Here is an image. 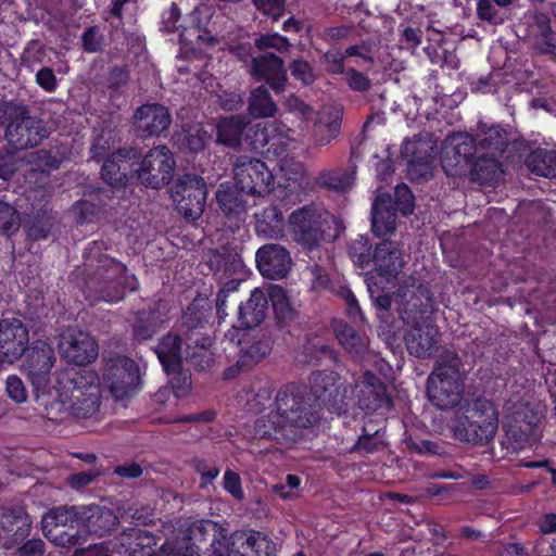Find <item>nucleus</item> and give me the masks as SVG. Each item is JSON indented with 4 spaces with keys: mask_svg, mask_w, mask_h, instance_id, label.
<instances>
[{
    "mask_svg": "<svg viewBox=\"0 0 556 556\" xmlns=\"http://www.w3.org/2000/svg\"><path fill=\"white\" fill-rule=\"evenodd\" d=\"M53 350L48 345L35 348L27 356L26 370L38 392L37 399L47 409L58 406L79 417L92 415L101 399L100 380L93 371L84 370L79 375L63 370L56 375L55 384L46 390L48 374L53 366Z\"/></svg>",
    "mask_w": 556,
    "mask_h": 556,
    "instance_id": "1",
    "label": "nucleus"
},
{
    "mask_svg": "<svg viewBox=\"0 0 556 556\" xmlns=\"http://www.w3.org/2000/svg\"><path fill=\"white\" fill-rule=\"evenodd\" d=\"M260 273L270 279L283 278L292 267V258L288 250L280 244H265L255 255Z\"/></svg>",
    "mask_w": 556,
    "mask_h": 556,
    "instance_id": "22",
    "label": "nucleus"
},
{
    "mask_svg": "<svg viewBox=\"0 0 556 556\" xmlns=\"http://www.w3.org/2000/svg\"><path fill=\"white\" fill-rule=\"evenodd\" d=\"M292 130L280 122L260 123L255 125L251 144L254 149L269 146L274 151L280 148H289L294 144Z\"/></svg>",
    "mask_w": 556,
    "mask_h": 556,
    "instance_id": "27",
    "label": "nucleus"
},
{
    "mask_svg": "<svg viewBox=\"0 0 556 556\" xmlns=\"http://www.w3.org/2000/svg\"><path fill=\"white\" fill-rule=\"evenodd\" d=\"M245 276V267L240 258H232L230 264H226L223 274L219 276L223 281L222 292H232L237 290L240 281Z\"/></svg>",
    "mask_w": 556,
    "mask_h": 556,
    "instance_id": "46",
    "label": "nucleus"
},
{
    "mask_svg": "<svg viewBox=\"0 0 556 556\" xmlns=\"http://www.w3.org/2000/svg\"><path fill=\"white\" fill-rule=\"evenodd\" d=\"M265 218L270 222H262L257 225V232L269 238H279L283 235V216L276 208L270 207L265 211Z\"/></svg>",
    "mask_w": 556,
    "mask_h": 556,
    "instance_id": "48",
    "label": "nucleus"
},
{
    "mask_svg": "<svg viewBox=\"0 0 556 556\" xmlns=\"http://www.w3.org/2000/svg\"><path fill=\"white\" fill-rule=\"evenodd\" d=\"M194 468H195V471L201 477V482H200L201 488H205L208 484H211L213 482V480H215L220 472V469L218 466H216L214 463H210L204 459H195Z\"/></svg>",
    "mask_w": 556,
    "mask_h": 556,
    "instance_id": "52",
    "label": "nucleus"
},
{
    "mask_svg": "<svg viewBox=\"0 0 556 556\" xmlns=\"http://www.w3.org/2000/svg\"><path fill=\"white\" fill-rule=\"evenodd\" d=\"M256 46L260 49L274 48L282 51L288 48L289 41L278 34L263 35L256 40Z\"/></svg>",
    "mask_w": 556,
    "mask_h": 556,
    "instance_id": "59",
    "label": "nucleus"
},
{
    "mask_svg": "<svg viewBox=\"0 0 556 556\" xmlns=\"http://www.w3.org/2000/svg\"><path fill=\"white\" fill-rule=\"evenodd\" d=\"M155 353L167 374L176 372L181 362L180 339L174 333H168L162 338L155 348Z\"/></svg>",
    "mask_w": 556,
    "mask_h": 556,
    "instance_id": "33",
    "label": "nucleus"
},
{
    "mask_svg": "<svg viewBox=\"0 0 556 556\" xmlns=\"http://www.w3.org/2000/svg\"><path fill=\"white\" fill-rule=\"evenodd\" d=\"M175 161L172 152L165 146H159L149 151L137 170L138 178L146 186L159 189L167 185L174 174Z\"/></svg>",
    "mask_w": 556,
    "mask_h": 556,
    "instance_id": "13",
    "label": "nucleus"
},
{
    "mask_svg": "<svg viewBox=\"0 0 556 556\" xmlns=\"http://www.w3.org/2000/svg\"><path fill=\"white\" fill-rule=\"evenodd\" d=\"M395 204L404 215L413 212L414 195L406 185H399L395 188Z\"/></svg>",
    "mask_w": 556,
    "mask_h": 556,
    "instance_id": "54",
    "label": "nucleus"
},
{
    "mask_svg": "<svg viewBox=\"0 0 556 556\" xmlns=\"http://www.w3.org/2000/svg\"><path fill=\"white\" fill-rule=\"evenodd\" d=\"M43 542L41 540H30L17 549L15 556H42Z\"/></svg>",
    "mask_w": 556,
    "mask_h": 556,
    "instance_id": "64",
    "label": "nucleus"
},
{
    "mask_svg": "<svg viewBox=\"0 0 556 556\" xmlns=\"http://www.w3.org/2000/svg\"><path fill=\"white\" fill-rule=\"evenodd\" d=\"M248 110L253 117L265 118L275 115L277 105L271 100L267 89L258 87L251 92Z\"/></svg>",
    "mask_w": 556,
    "mask_h": 556,
    "instance_id": "42",
    "label": "nucleus"
},
{
    "mask_svg": "<svg viewBox=\"0 0 556 556\" xmlns=\"http://www.w3.org/2000/svg\"><path fill=\"white\" fill-rule=\"evenodd\" d=\"M342 110L339 105H327L318 111L313 123V137L318 146L328 144L340 129Z\"/></svg>",
    "mask_w": 556,
    "mask_h": 556,
    "instance_id": "28",
    "label": "nucleus"
},
{
    "mask_svg": "<svg viewBox=\"0 0 556 556\" xmlns=\"http://www.w3.org/2000/svg\"><path fill=\"white\" fill-rule=\"evenodd\" d=\"M243 193L237 185L222 184L216 193V200L220 210L226 215H240L245 210Z\"/></svg>",
    "mask_w": 556,
    "mask_h": 556,
    "instance_id": "37",
    "label": "nucleus"
},
{
    "mask_svg": "<svg viewBox=\"0 0 556 556\" xmlns=\"http://www.w3.org/2000/svg\"><path fill=\"white\" fill-rule=\"evenodd\" d=\"M233 179L242 192L258 195L269 192L274 182V176L264 162L247 156L237 161Z\"/></svg>",
    "mask_w": 556,
    "mask_h": 556,
    "instance_id": "12",
    "label": "nucleus"
},
{
    "mask_svg": "<svg viewBox=\"0 0 556 556\" xmlns=\"http://www.w3.org/2000/svg\"><path fill=\"white\" fill-rule=\"evenodd\" d=\"M333 332L339 343L352 355L361 356L368 351V340L366 337L357 333L352 327L343 320H334L332 324Z\"/></svg>",
    "mask_w": 556,
    "mask_h": 556,
    "instance_id": "34",
    "label": "nucleus"
},
{
    "mask_svg": "<svg viewBox=\"0 0 556 556\" xmlns=\"http://www.w3.org/2000/svg\"><path fill=\"white\" fill-rule=\"evenodd\" d=\"M544 410L529 393L511 395L503 407V443L516 452L532 446L541 438Z\"/></svg>",
    "mask_w": 556,
    "mask_h": 556,
    "instance_id": "4",
    "label": "nucleus"
},
{
    "mask_svg": "<svg viewBox=\"0 0 556 556\" xmlns=\"http://www.w3.org/2000/svg\"><path fill=\"white\" fill-rule=\"evenodd\" d=\"M477 160L476 144L467 134L448 136L443 143L442 164L448 175H458Z\"/></svg>",
    "mask_w": 556,
    "mask_h": 556,
    "instance_id": "15",
    "label": "nucleus"
},
{
    "mask_svg": "<svg viewBox=\"0 0 556 556\" xmlns=\"http://www.w3.org/2000/svg\"><path fill=\"white\" fill-rule=\"evenodd\" d=\"M355 180L354 170L334 169L324 172L318 177V182L326 188L344 192L352 188Z\"/></svg>",
    "mask_w": 556,
    "mask_h": 556,
    "instance_id": "45",
    "label": "nucleus"
},
{
    "mask_svg": "<svg viewBox=\"0 0 556 556\" xmlns=\"http://www.w3.org/2000/svg\"><path fill=\"white\" fill-rule=\"evenodd\" d=\"M350 256L355 265L365 269L370 264L369 240L361 237L350 245Z\"/></svg>",
    "mask_w": 556,
    "mask_h": 556,
    "instance_id": "51",
    "label": "nucleus"
},
{
    "mask_svg": "<svg viewBox=\"0 0 556 556\" xmlns=\"http://www.w3.org/2000/svg\"><path fill=\"white\" fill-rule=\"evenodd\" d=\"M267 294L279 323L288 324L295 318L298 314L295 304L281 287L270 286Z\"/></svg>",
    "mask_w": 556,
    "mask_h": 556,
    "instance_id": "38",
    "label": "nucleus"
},
{
    "mask_svg": "<svg viewBox=\"0 0 556 556\" xmlns=\"http://www.w3.org/2000/svg\"><path fill=\"white\" fill-rule=\"evenodd\" d=\"M497 410L486 399H476L456 412L452 431L456 439L472 443H486L496 433Z\"/></svg>",
    "mask_w": 556,
    "mask_h": 556,
    "instance_id": "6",
    "label": "nucleus"
},
{
    "mask_svg": "<svg viewBox=\"0 0 556 556\" xmlns=\"http://www.w3.org/2000/svg\"><path fill=\"white\" fill-rule=\"evenodd\" d=\"M402 155L408 163L407 172L413 178L431 175L434 147L428 136L406 140L402 146Z\"/></svg>",
    "mask_w": 556,
    "mask_h": 556,
    "instance_id": "19",
    "label": "nucleus"
},
{
    "mask_svg": "<svg viewBox=\"0 0 556 556\" xmlns=\"http://www.w3.org/2000/svg\"><path fill=\"white\" fill-rule=\"evenodd\" d=\"M59 350L63 358L76 365H87L98 356V344L92 337L79 330H67L60 339Z\"/></svg>",
    "mask_w": 556,
    "mask_h": 556,
    "instance_id": "18",
    "label": "nucleus"
},
{
    "mask_svg": "<svg viewBox=\"0 0 556 556\" xmlns=\"http://www.w3.org/2000/svg\"><path fill=\"white\" fill-rule=\"evenodd\" d=\"M101 383L115 399L129 397L140 389L139 366L125 355H104Z\"/></svg>",
    "mask_w": 556,
    "mask_h": 556,
    "instance_id": "9",
    "label": "nucleus"
},
{
    "mask_svg": "<svg viewBox=\"0 0 556 556\" xmlns=\"http://www.w3.org/2000/svg\"><path fill=\"white\" fill-rule=\"evenodd\" d=\"M8 395L16 403H23L27 399L25 387L22 380L16 376H10L7 379Z\"/></svg>",
    "mask_w": 556,
    "mask_h": 556,
    "instance_id": "57",
    "label": "nucleus"
},
{
    "mask_svg": "<svg viewBox=\"0 0 556 556\" xmlns=\"http://www.w3.org/2000/svg\"><path fill=\"white\" fill-rule=\"evenodd\" d=\"M393 301L399 305L402 319L409 324L414 323L417 315H424L431 308V296L429 290L413 281L409 286L399 289Z\"/></svg>",
    "mask_w": 556,
    "mask_h": 556,
    "instance_id": "21",
    "label": "nucleus"
},
{
    "mask_svg": "<svg viewBox=\"0 0 556 556\" xmlns=\"http://www.w3.org/2000/svg\"><path fill=\"white\" fill-rule=\"evenodd\" d=\"M27 343L28 331L21 320H0V362H15L25 352Z\"/></svg>",
    "mask_w": 556,
    "mask_h": 556,
    "instance_id": "20",
    "label": "nucleus"
},
{
    "mask_svg": "<svg viewBox=\"0 0 556 556\" xmlns=\"http://www.w3.org/2000/svg\"><path fill=\"white\" fill-rule=\"evenodd\" d=\"M288 230L295 242L312 251L323 241L334 240L339 235L340 225L324 207L306 205L290 214Z\"/></svg>",
    "mask_w": 556,
    "mask_h": 556,
    "instance_id": "5",
    "label": "nucleus"
},
{
    "mask_svg": "<svg viewBox=\"0 0 556 556\" xmlns=\"http://www.w3.org/2000/svg\"><path fill=\"white\" fill-rule=\"evenodd\" d=\"M223 484L226 492H228L235 500L239 502L244 500L241 478L237 472L227 469L223 477Z\"/></svg>",
    "mask_w": 556,
    "mask_h": 556,
    "instance_id": "53",
    "label": "nucleus"
},
{
    "mask_svg": "<svg viewBox=\"0 0 556 556\" xmlns=\"http://www.w3.org/2000/svg\"><path fill=\"white\" fill-rule=\"evenodd\" d=\"M31 519L22 505L0 507V544L12 548L29 535Z\"/></svg>",
    "mask_w": 556,
    "mask_h": 556,
    "instance_id": "17",
    "label": "nucleus"
},
{
    "mask_svg": "<svg viewBox=\"0 0 556 556\" xmlns=\"http://www.w3.org/2000/svg\"><path fill=\"white\" fill-rule=\"evenodd\" d=\"M526 164L531 173L543 177H556V152L536 149L527 157Z\"/></svg>",
    "mask_w": 556,
    "mask_h": 556,
    "instance_id": "39",
    "label": "nucleus"
},
{
    "mask_svg": "<svg viewBox=\"0 0 556 556\" xmlns=\"http://www.w3.org/2000/svg\"><path fill=\"white\" fill-rule=\"evenodd\" d=\"M371 228L377 237H389L396 229V213L391 197L379 194L372 203Z\"/></svg>",
    "mask_w": 556,
    "mask_h": 556,
    "instance_id": "29",
    "label": "nucleus"
},
{
    "mask_svg": "<svg viewBox=\"0 0 556 556\" xmlns=\"http://www.w3.org/2000/svg\"><path fill=\"white\" fill-rule=\"evenodd\" d=\"M439 342L438 329L422 318L410 328L405 336V343L409 354L418 358L430 357Z\"/></svg>",
    "mask_w": 556,
    "mask_h": 556,
    "instance_id": "25",
    "label": "nucleus"
},
{
    "mask_svg": "<svg viewBox=\"0 0 556 556\" xmlns=\"http://www.w3.org/2000/svg\"><path fill=\"white\" fill-rule=\"evenodd\" d=\"M163 323L164 319L161 317L160 313H143L134 326V336L137 340L150 339Z\"/></svg>",
    "mask_w": 556,
    "mask_h": 556,
    "instance_id": "47",
    "label": "nucleus"
},
{
    "mask_svg": "<svg viewBox=\"0 0 556 556\" xmlns=\"http://www.w3.org/2000/svg\"><path fill=\"white\" fill-rule=\"evenodd\" d=\"M506 143L507 135L501 126L492 125L481 128L477 136V160L473 162V172L480 179L495 180L502 176L498 157L503 154Z\"/></svg>",
    "mask_w": 556,
    "mask_h": 556,
    "instance_id": "8",
    "label": "nucleus"
},
{
    "mask_svg": "<svg viewBox=\"0 0 556 556\" xmlns=\"http://www.w3.org/2000/svg\"><path fill=\"white\" fill-rule=\"evenodd\" d=\"M285 106L298 117L307 118L311 115V108L294 96L287 99Z\"/></svg>",
    "mask_w": 556,
    "mask_h": 556,
    "instance_id": "62",
    "label": "nucleus"
},
{
    "mask_svg": "<svg viewBox=\"0 0 556 556\" xmlns=\"http://www.w3.org/2000/svg\"><path fill=\"white\" fill-rule=\"evenodd\" d=\"M346 81L349 86L355 91H365L369 88V79L355 70H349L346 72Z\"/></svg>",
    "mask_w": 556,
    "mask_h": 556,
    "instance_id": "63",
    "label": "nucleus"
},
{
    "mask_svg": "<svg viewBox=\"0 0 556 556\" xmlns=\"http://www.w3.org/2000/svg\"><path fill=\"white\" fill-rule=\"evenodd\" d=\"M252 73L254 76L265 79L276 91L282 89L287 79L282 60L274 54L255 58Z\"/></svg>",
    "mask_w": 556,
    "mask_h": 556,
    "instance_id": "32",
    "label": "nucleus"
},
{
    "mask_svg": "<svg viewBox=\"0 0 556 556\" xmlns=\"http://www.w3.org/2000/svg\"><path fill=\"white\" fill-rule=\"evenodd\" d=\"M366 282L368 292L375 305L380 309H388L391 306L392 299L382 291H384L387 285L389 283L386 282V280H376L374 274H371L369 277H366Z\"/></svg>",
    "mask_w": 556,
    "mask_h": 556,
    "instance_id": "49",
    "label": "nucleus"
},
{
    "mask_svg": "<svg viewBox=\"0 0 556 556\" xmlns=\"http://www.w3.org/2000/svg\"><path fill=\"white\" fill-rule=\"evenodd\" d=\"M207 187L205 180L194 174H185L172 188V199L186 219H198L205 207Z\"/></svg>",
    "mask_w": 556,
    "mask_h": 556,
    "instance_id": "10",
    "label": "nucleus"
},
{
    "mask_svg": "<svg viewBox=\"0 0 556 556\" xmlns=\"http://www.w3.org/2000/svg\"><path fill=\"white\" fill-rule=\"evenodd\" d=\"M155 544L156 541L149 531L129 528L109 543L76 549L73 556H200V547L190 538L164 543L159 554L152 553V547ZM229 553L228 545L218 542V547H215V556H226Z\"/></svg>",
    "mask_w": 556,
    "mask_h": 556,
    "instance_id": "3",
    "label": "nucleus"
},
{
    "mask_svg": "<svg viewBox=\"0 0 556 556\" xmlns=\"http://www.w3.org/2000/svg\"><path fill=\"white\" fill-rule=\"evenodd\" d=\"M37 84L48 92H53L58 87V81L52 70L43 67L36 74Z\"/></svg>",
    "mask_w": 556,
    "mask_h": 556,
    "instance_id": "61",
    "label": "nucleus"
},
{
    "mask_svg": "<svg viewBox=\"0 0 556 556\" xmlns=\"http://www.w3.org/2000/svg\"><path fill=\"white\" fill-rule=\"evenodd\" d=\"M318 420L312 396L300 387L289 386L278 392L274 407L256 420L254 431L258 438L291 443Z\"/></svg>",
    "mask_w": 556,
    "mask_h": 556,
    "instance_id": "2",
    "label": "nucleus"
},
{
    "mask_svg": "<svg viewBox=\"0 0 556 556\" xmlns=\"http://www.w3.org/2000/svg\"><path fill=\"white\" fill-rule=\"evenodd\" d=\"M134 117L137 128L149 137L167 130L172 123L168 109L157 103H148L138 108Z\"/></svg>",
    "mask_w": 556,
    "mask_h": 556,
    "instance_id": "26",
    "label": "nucleus"
},
{
    "mask_svg": "<svg viewBox=\"0 0 556 556\" xmlns=\"http://www.w3.org/2000/svg\"><path fill=\"white\" fill-rule=\"evenodd\" d=\"M43 535L54 545L72 547L84 538L73 508L59 507L48 511L41 520Z\"/></svg>",
    "mask_w": 556,
    "mask_h": 556,
    "instance_id": "11",
    "label": "nucleus"
},
{
    "mask_svg": "<svg viewBox=\"0 0 556 556\" xmlns=\"http://www.w3.org/2000/svg\"><path fill=\"white\" fill-rule=\"evenodd\" d=\"M309 383L315 399L337 410V404L342 400L338 375L333 371L315 372Z\"/></svg>",
    "mask_w": 556,
    "mask_h": 556,
    "instance_id": "30",
    "label": "nucleus"
},
{
    "mask_svg": "<svg viewBox=\"0 0 556 556\" xmlns=\"http://www.w3.org/2000/svg\"><path fill=\"white\" fill-rule=\"evenodd\" d=\"M128 156V152L126 150H118L110 155L108 160H105L101 175L104 181L110 184L111 186H118L124 182L126 179L125 169L122 170V166L119 162H125Z\"/></svg>",
    "mask_w": 556,
    "mask_h": 556,
    "instance_id": "43",
    "label": "nucleus"
},
{
    "mask_svg": "<svg viewBox=\"0 0 556 556\" xmlns=\"http://www.w3.org/2000/svg\"><path fill=\"white\" fill-rule=\"evenodd\" d=\"M210 139L211 135L200 125L191 126L176 135L179 147L191 152L201 151Z\"/></svg>",
    "mask_w": 556,
    "mask_h": 556,
    "instance_id": "44",
    "label": "nucleus"
},
{
    "mask_svg": "<svg viewBox=\"0 0 556 556\" xmlns=\"http://www.w3.org/2000/svg\"><path fill=\"white\" fill-rule=\"evenodd\" d=\"M101 265L97 268L96 279L105 285L101 289V299L105 302H117L123 299L125 285L130 290L137 287V280L134 276H128L125 266L113 258L104 257L100 260Z\"/></svg>",
    "mask_w": 556,
    "mask_h": 556,
    "instance_id": "14",
    "label": "nucleus"
},
{
    "mask_svg": "<svg viewBox=\"0 0 556 556\" xmlns=\"http://www.w3.org/2000/svg\"><path fill=\"white\" fill-rule=\"evenodd\" d=\"M245 126L247 121L242 116L222 118L217 125V142L228 147H237Z\"/></svg>",
    "mask_w": 556,
    "mask_h": 556,
    "instance_id": "40",
    "label": "nucleus"
},
{
    "mask_svg": "<svg viewBox=\"0 0 556 556\" xmlns=\"http://www.w3.org/2000/svg\"><path fill=\"white\" fill-rule=\"evenodd\" d=\"M255 5L274 20L283 13V0H254Z\"/></svg>",
    "mask_w": 556,
    "mask_h": 556,
    "instance_id": "60",
    "label": "nucleus"
},
{
    "mask_svg": "<svg viewBox=\"0 0 556 556\" xmlns=\"http://www.w3.org/2000/svg\"><path fill=\"white\" fill-rule=\"evenodd\" d=\"M268 311V294L255 288L247 302L239 306L238 323L242 328L258 326L266 318Z\"/></svg>",
    "mask_w": 556,
    "mask_h": 556,
    "instance_id": "31",
    "label": "nucleus"
},
{
    "mask_svg": "<svg viewBox=\"0 0 556 556\" xmlns=\"http://www.w3.org/2000/svg\"><path fill=\"white\" fill-rule=\"evenodd\" d=\"M356 387L361 389L359 403L362 407L376 408L384 401V386L371 372L366 371Z\"/></svg>",
    "mask_w": 556,
    "mask_h": 556,
    "instance_id": "35",
    "label": "nucleus"
},
{
    "mask_svg": "<svg viewBox=\"0 0 556 556\" xmlns=\"http://www.w3.org/2000/svg\"><path fill=\"white\" fill-rule=\"evenodd\" d=\"M477 14L479 18L492 24H502L504 18L491 0H479L477 4Z\"/></svg>",
    "mask_w": 556,
    "mask_h": 556,
    "instance_id": "55",
    "label": "nucleus"
},
{
    "mask_svg": "<svg viewBox=\"0 0 556 556\" xmlns=\"http://www.w3.org/2000/svg\"><path fill=\"white\" fill-rule=\"evenodd\" d=\"M291 74L294 78L308 85L314 81L315 75L311 65L305 61H295L291 65Z\"/></svg>",
    "mask_w": 556,
    "mask_h": 556,
    "instance_id": "58",
    "label": "nucleus"
},
{
    "mask_svg": "<svg viewBox=\"0 0 556 556\" xmlns=\"http://www.w3.org/2000/svg\"><path fill=\"white\" fill-rule=\"evenodd\" d=\"M47 137L48 130L42 122L28 116L23 109H16L5 130L8 142L16 149L35 147Z\"/></svg>",
    "mask_w": 556,
    "mask_h": 556,
    "instance_id": "16",
    "label": "nucleus"
},
{
    "mask_svg": "<svg viewBox=\"0 0 556 556\" xmlns=\"http://www.w3.org/2000/svg\"><path fill=\"white\" fill-rule=\"evenodd\" d=\"M235 539L242 541V556H276V545L262 533L236 534Z\"/></svg>",
    "mask_w": 556,
    "mask_h": 556,
    "instance_id": "36",
    "label": "nucleus"
},
{
    "mask_svg": "<svg viewBox=\"0 0 556 556\" xmlns=\"http://www.w3.org/2000/svg\"><path fill=\"white\" fill-rule=\"evenodd\" d=\"M72 508L73 511H75L77 528H80L84 538L88 533L102 535L113 529L117 522V517L109 508L100 507L98 505Z\"/></svg>",
    "mask_w": 556,
    "mask_h": 556,
    "instance_id": "23",
    "label": "nucleus"
},
{
    "mask_svg": "<svg viewBox=\"0 0 556 556\" xmlns=\"http://www.w3.org/2000/svg\"><path fill=\"white\" fill-rule=\"evenodd\" d=\"M460 359L453 352L443 353L428 377L427 394L430 402L440 409L457 406L463 397L465 374Z\"/></svg>",
    "mask_w": 556,
    "mask_h": 556,
    "instance_id": "7",
    "label": "nucleus"
},
{
    "mask_svg": "<svg viewBox=\"0 0 556 556\" xmlns=\"http://www.w3.org/2000/svg\"><path fill=\"white\" fill-rule=\"evenodd\" d=\"M370 262L374 264V269L367 274V277L374 274L376 280H386L391 283L402 268L401 251L394 243L384 241L376 247Z\"/></svg>",
    "mask_w": 556,
    "mask_h": 556,
    "instance_id": "24",
    "label": "nucleus"
},
{
    "mask_svg": "<svg viewBox=\"0 0 556 556\" xmlns=\"http://www.w3.org/2000/svg\"><path fill=\"white\" fill-rule=\"evenodd\" d=\"M20 228V216L16 210L7 202L0 201V233L11 235Z\"/></svg>",
    "mask_w": 556,
    "mask_h": 556,
    "instance_id": "50",
    "label": "nucleus"
},
{
    "mask_svg": "<svg viewBox=\"0 0 556 556\" xmlns=\"http://www.w3.org/2000/svg\"><path fill=\"white\" fill-rule=\"evenodd\" d=\"M538 21L540 23L539 28L541 39L536 45L543 53H552L555 50V38L551 33L548 25L545 23V17L540 16L538 17Z\"/></svg>",
    "mask_w": 556,
    "mask_h": 556,
    "instance_id": "56",
    "label": "nucleus"
},
{
    "mask_svg": "<svg viewBox=\"0 0 556 556\" xmlns=\"http://www.w3.org/2000/svg\"><path fill=\"white\" fill-rule=\"evenodd\" d=\"M280 172L286 180L285 187L293 192L306 189L309 185L307 173L300 162L283 159L280 163Z\"/></svg>",
    "mask_w": 556,
    "mask_h": 556,
    "instance_id": "41",
    "label": "nucleus"
}]
</instances>
